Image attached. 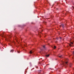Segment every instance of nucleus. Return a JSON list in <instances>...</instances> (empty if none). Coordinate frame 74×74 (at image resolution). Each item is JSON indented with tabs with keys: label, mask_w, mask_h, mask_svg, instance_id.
<instances>
[{
	"label": "nucleus",
	"mask_w": 74,
	"mask_h": 74,
	"mask_svg": "<svg viewBox=\"0 0 74 74\" xmlns=\"http://www.w3.org/2000/svg\"><path fill=\"white\" fill-rule=\"evenodd\" d=\"M67 63H68V62H64V63H63V64H62L63 65H64V66H67Z\"/></svg>",
	"instance_id": "obj_1"
},
{
	"label": "nucleus",
	"mask_w": 74,
	"mask_h": 74,
	"mask_svg": "<svg viewBox=\"0 0 74 74\" xmlns=\"http://www.w3.org/2000/svg\"><path fill=\"white\" fill-rule=\"evenodd\" d=\"M33 52H34V51H32V50H31L30 51V53L31 54H32V53H33Z\"/></svg>",
	"instance_id": "obj_2"
},
{
	"label": "nucleus",
	"mask_w": 74,
	"mask_h": 74,
	"mask_svg": "<svg viewBox=\"0 0 74 74\" xmlns=\"http://www.w3.org/2000/svg\"><path fill=\"white\" fill-rule=\"evenodd\" d=\"M59 58H63V55H62L60 56H59Z\"/></svg>",
	"instance_id": "obj_3"
},
{
	"label": "nucleus",
	"mask_w": 74,
	"mask_h": 74,
	"mask_svg": "<svg viewBox=\"0 0 74 74\" xmlns=\"http://www.w3.org/2000/svg\"><path fill=\"white\" fill-rule=\"evenodd\" d=\"M72 66V64L71 63L70 64H69V67H71Z\"/></svg>",
	"instance_id": "obj_4"
},
{
	"label": "nucleus",
	"mask_w": 74,
	"mask_h": 74,
	"mask_svg": "<svg viewBox=\"0 0 74 74\" xmlns=\"http://www.w3.org/2000/svg\"><path fill=\"white\" fill-rule=\"evenodd\" d=\"M46 56H47V57H49V54L46 55Z\"/></svg>",
	"instance_id": "obj_5"
},
{
	"label": "nucleus",
	"mask_w": 74,
	"mask_h": 74,
	"mask_svg": "<svg viewBox=\"0 0 74 74\" xmlns=\"http://www.w3.org/2000/svg\"><path fill=\"white\" fill-rule=\"evenodd\" d=\"M45 46L44 45L43 46V48H44V49H45Z\"/></svg>",
	"instance_id": "obj_6"
},
{
	"label": "nucleus",
	"mask_w": 74,
	"mask_h": 74,
	"mask_svg": "<svg viewBox=\"0 0 74 74\" xmlns=\"http://www.w3.org/2000/svg\"><path fill=\"white\" fill-rule=\"evenodd\" d=\"M14 52V50H12L10 51V52Z\"/></svg>",
	"instance_id": "obj_7"
},
{
	"label": "nucleus",
	"mask_w": 74,
	"mask_h": 74,
	"mask_svg": "<svg viewBox=\"0 0 74 74\" xmlns=\"http://www.w3.org/2000/svg\"><path fill=\"white\" fill-rule=\"evenodd\" d=\"M54 49H56V46H54Z\"/></svg>",
	"instance_id": "obj_8"
},
{
	"label": "nucleus",
	"mask_w": 74,
	"mask_h": 74,
	"mask_svg": "<svg viewBox=\"0 0 74 74\" xmlns=\"http://www.w3.org/2000/svg\"><path fill=\"white\" fill-rule=\"evenodd\" d=\"M17 52H18V53H20V51H17Z\"/></svg>",
	"instance_id": "obj_9"
},
{
	"label": "nucleus",
	"mask_w": 74,
	"mask_h": 74,
	"mask_svg": "<svg viewBox=\"0 0 74 74\" xmlns=\"http://www.w3.org/2000/svg\"><path fill=\"white\" fill-rule=\"evenodd\" d=\"M71 44H73V43L72 42H71Z\"/></svg>",
	"instance_id": "obj_10"
},
{
	"label": "nucleus",
	"mask_w": 74,
	"mask_h": 74,
	"mask_svg": "<svg viewBox=\"0 0 74 74\" xmlns=\"http://www.w3.org/2000/svg\"><path fill=\"white\" fill-rule=\"evenodd\" d=\"M73 54H74V51H73Z\"/></svg>",
	"instance_id": "obj_11"
},
{
	"label": "nucleus",
	"mask_w": 74,
	"mask_h": 74,
	"mask_svg": "<svg viewBox=\"0 0 74 74\" xmlns=\"http://www.w3.org/2000/svg\"><path fill=\"white\" fill-rule=\"evenodd\" d=\"M40 71H41V70H40L39 71V72L40 73Z\"/></svg>",
	"instance_id": "obj_12"
},
{
	"label": "nucleus",
	"mask_w": 74,
	"mask_h": 74,
	"mask_svg": "<svg viewBox=\"0 0 74 74\" xmlns=\"http://www.w3.org/2000/svg\"><path fill=\"white\" fill-rule=\"evenodd\" d=\"M41 51H44V50L43 49H42Z\"/></svg>",
	"instance_id": "obj_13"
},
{
	"label": "nucleus",
	"mask_w": 74,
	"mask_h": 74,
	"mask_svg": "<svg viewBox=\"0 0 74 74\" xmlns=\"http://www.w3.org/2000/svg\"><path fill=\"white\" fill-rule=\"evenodd\" d=\"M69 45H70V46H71V44H69Z\"/></svg>",
	"instance_id": "obj_14"
},
{
	"label": "nucleus",
	"mask_w": 74,
	"mask_h": 74,
	"mask_svg": "<svg viewBox=\"0 0 74 74\" xmlns=\"http://www.w3.org/2000/svg\"><path fill=\"white\" fill-rule=\"evenodd\" d=\"M60 39H62V38L61 37H60Z\"/></svg>",
	"instance_id": "obj_15"
},
{
	"label": "nucleus",
	"mask_w": 74,
	"mask_h": 74,
	"mask_svg": "<svg viewBox=\"0 0 74 74\" xmlns=\"http://www.w3.org/2000/svg\"><path fill=\"white\" fill-rule=\"evenodd\" d=\"M1 36H2V37H3V35H1Z\"/></svg>",
	"instance_id": "obj_16"
},
{
	"label": "nucleus",
	"mask_w": 74,
	"mask_h": 74,
	"mask_svg": "<svg viewBox=\"0 0 74 74\" xmlns=\"http://www.w3.org/2000/svg\"><path fill=\"white\" fill-rule=\"evenodd\" d=\"M49 69H51V68H50Z\"/></svg>",
	"instance_id": "obj_17"
},
{
	"label": "nucleus",
	"mask_w": 74,
	"mask_h": 74,
	"mask_svg": "<svg viewBox=\"0 0 74 74\" xmlns=\"http://www.w3.org/2000/svg\"><path fill=\"white\" fill-rule=\"evenodd\" d=\"M56 39H58V38H56Z\"/></svg>",
	"instance_id": "obj_18"
}]
</instances>
